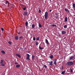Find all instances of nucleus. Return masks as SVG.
Listing matches in <instances>:
<instances>
[{
    "label": "nucleus",
    "mask_w": 75,
    "mask_h": 75,
    "mask_svg": "<svg viewBox=\"0 0 75 75\" xmlns=\"http://www.w3.org/2000/svg\"><path fill=\"white\" fill-rule=\"evenodd\" d=\"M66 65L67 66H71V65H74V63L72 61L68 62L67 63Z\"/></svg>",
    "instance_id": "1"
},
{
    "label": "nucleus",
    "mask_w": 75,
    "mask_h": 75,
    "mask_svg": "<svg viewBox=\"0 0 75 75\" xmlns=\"http://www.w3.org/2000/svg\"><path fill=\"white\" fill-rule=\"evenodd\" d=\"M48 16V12H46L45 15V18L46 20L47 19V18Z\"/></svg>",
    "instance_id": "2"
},
{
    "label": "nucleus",
    "mask_w": 75,
    "mask_h": 75,
    "mask_svg": "<svg viewBox=\"0 0 75 75\" xmlns=\"http://www.w3.org/2000/svg\"><path fill=\"white\" fill-rule=\"evenodd\" d=\"M26 59L29 60H30V55L28 54H26Z\"/></svg>",
    "instance_id": "3"
},
{
    "label": "nucleus",
    "mask_w": 75,
    "mask_h": 75,
    "mask_svg": "<svg viewBox=\"0 0 75 75\" xmlns=\"http://www.w3.org/2000/svg\"><path fill=\"white\" fill-rule=\"evenodd\" d=\"M28 14V12L25 11L23 12V16H27Z\"/></svg>",
    "instance_id": "4"
},
{
    "label": "nucleus",
    "mask_w": 75,
    "mask_h": 75,
    "mask_svg": "<svg viewBox=\"0 0 75 75\" xmlns=\"http://www.w3.org/2000/svg\"><path fill=\"white\" fill-rule=\"evenodd\" d=\"M45 42L47 45H49V44H50V43H49L48 41V40L47 39H45Z\"/></svg>",
    "instance_id": "5"
},
{
    "label": "nucleus",
    "mask_w": 75,
    "mask_h": 75,
    "mask_svg": "<svg viewBox=\"0 0 75 75\" xmlns=\"http://www.w3.org/2000/svg\"><path fill=\"white\" fill-rule=\"evenodd\" d=\"M57 59H54V64L56 65L57 64Z\"/></svg>",
    "instance_id": "6"
},
{
    "label": "nucleus",
    "mask_w": 75,
    "mask_h": 75,
    "mask_svg": "<svg viewBox=\"0 0 75 75\" xmlns=\"http://www.w3.org/2000/svg\"><path fill=\"white\" fill-rule=\"evenodd\" d=\"M35 58V56L34 55H32V60L34 61Z\"/></svg>",
    "instance_id": "7"
},
{
    "label": "nucleus",
    "mask_w": 75,
    "mask_h": 75,
    "mask_svg": "<svg viewBox=\"0 0 75 75\" xmlns=\"http://www.w3.org/2000/svg\"><path fill=\"white\" fill-rule=\"evenodd\" d=\"M68 21V18L67 17H66L64 18V21L65 22H67Z\"/></svg>",
    "instance_id": "8"
},
{
    "label": "nucleus",
    "mask_w": 75,
    "mask_h": 75,
    "mask_svg": "<svg viewBox=\"0 0 75 75\" xmlns=\"http://www.w3.org/2000/svg\"><path fill=\"white\" fill-rule=\"evenodd\" d=\"M52 61L50 62H49V65H51V66H52Z\"/></svg>",
    "instance_id": "9"
},
{
    "label": "nucleus",
    "mask_w": 75,
    "mask_h": 75,
    "mask_svg": "<svg viewBox=\"0 0 75 75\" xmlns=\"http://www.w3.org/2000/svg\"><path fill=\"white\" fill-rule=\"evenodd\" d=\"M66 33V32L64 31H62V34H65Z\"/></svg>",
    "instance_id": "10"
},
{
    "label": "nucleus",
    "mask_w": 75,
    "mask_h": 75,
    "mask_svg": "<svg viewBox=\"0 0 75 75\" xmlns=\"http://www.w3.org/2000/svg\"><path fill=\"white\" fill-rule=\"evenodd\" d=\"M15 38L16 40H18V36H16Z\"/></svg>",
    "instance_id": "11"
},
{
    "label": "nucleus",
    "mask_w": 75,
    "mask_h": 75,
    "mask_svg": "<svg viewBox=\"0 0 75 75\" xmlns=\"http://www.w3.org/2000/svg\"><path fill=\"white\" fill-rule=\"evenodd\" d=\"M16 68H20V64H17L16 66Z\"/></svg>",
    "instance_id": "12"
},
{
    "label": "nucleus",
    "mask_w": 75,
    "mask_h": 75,
    "mask_svg": "<svg viewBox=\"0 0 75 75\" xmlns=\"http://www.w3.org/2000/svg\"><path fill=\"white\" fill-rule=\"evenodd\" d=\"M16 56H17L18 57H19V58H21V56L19 55V54H16Z\"/></svg>",
    "instance_id": "13"
},
{
    "label": "nucleus",
    "mask_w": 75,
    "mask_h": 75,
    "mask_svg": "<svg viewBox=\"0 0 75 75\" xmlns=\"http://www.w3.org/2000/svg\"><path fill=\"white\" fill-rule=\"evenodd\" d=\"M19 40H23V37L22 36H21L19 37Z\"/></svg>",
    "instance_id": "14"
},
{
    "label": "nucleus",
    "mask_w": 75,
    "mask_h": 75,
    "mask_svg": "<svg viewBox=\"0 0 75 75\" xmlns=\"http://www.w3.org/2000/svg\"><path fill=\"white\" fill-rule=\"evenodd\" d=\"M1 53H2V54H6V52H5V51H3L2 50L1 51Z\"/></svg>",
    "instance_id": "15"
},
{
    "label": "nucleus",
    "mask_w": 75,
    "mask_h": 75,
    "mask_svg": "<svg viewBox=\"0 0 75 75\" xmlns=\"http://www.w3.org/2000/svg\"><path fill=\"white\" fill-rule=\"evenodd\" d=\"M22 8L23 10H26V6H25L24 8L23 7Z\"/></svg>",
    "instance_id": "16"
},
{
    "label": "nucleus",
    "mask_w": 75,
    "mask_h": 75,
    "mask_svg": "<svg viewBox=\"0 0 75 75\" xmlns=\"http://www.w3.org/2000/svg\"><path fill=\"white\" fill-rule=\"evenodd\" d=\"M74 57V56H72L70 57V60L72 59H73Z\"/></svg>",
    "instance_id": "17"
},
{
    "label": "nucleus",
    "mask_w": 75,
    "mask_h": 75,
    "mask_svg": "<svg viewBox=\"0 0 75 75\" xmlns=\"http://www.w3.org/2000/svg\"><path fill=\"white\" fill-rule=\"evenodd\" d=\"M50 59H52L53 58V55H52L50 56Z\"/></svg>",
    "instance_id": "18"
},
{
    "label": "nucleus",
    "mask_w": 75,
    "mask_h": 75,
    "mask_svg": "<svg viewBox=\"0 0 75 75\" xmlns=\"http://www.w3.org/2000/svg\"><path fill=\"white\" fill-rule=\"evenodd\" d=\"M65 72H66V71H63L62 72V73H61V74H62L63 75H64V74H65Z\"/></svg>",
    "instance_id": "19"
},
{
    "label": "nucleus",
    "mask_w": 75,
    "mask_h": 75,
    "mask_svg": "<svg viewBox=\"0 0 75 75\" xmlns=\"http://www.w3.org/2000/svg\"><path fill=\"white\" fill-rule=\"evenodd\" d=\"M38 25H39V27H42V26L41 25L40 23H38Z\"/></svg>",
    "instance_id": "20"
},
{
    "label": "nucleus",
    "mask_w": 75,
    "mask_h": 75,
    "mask_svg": "<svg viewBox=\"0 0 75 75\" xmlns=\"http://www.w3.org/2000/svg\"><path fill=\"white\" fill-rule=\"evenodd\" d=\"M25 25L26 26H28V22H26L25 23Z\"/></svg>",
    "instance_id": "21"
},
{
    "label": "nucleus",
    "mask_w": 75,
    "mask_h": 75,
    "mask_svg": "<svg viewBox=\"0 0 75 75\" xmlns=\"http://www.w3.org/2000/svg\"><path fill=\"white\" fill-rule=\"evenodd\" d=\"M67 25H65L64 26V28H67Z\"/></svg>",
    "instance_id": "22"
},
{
    "label": "nucleus",
    "mask_w": 75,
    "mask_h": 75,
    "mask_svg": "<svg viewBox=\"0 0 75 75\" xmlns=\"http://www.w3.org/2000/svg\"><path fill=\"white\" fill-rule=\"evenodd\" d=\"M72 5H73V7L74 8H75V3H72Z\"/></svg>",
    "instance_id": "23"
},
{
    "label": "nucleus",
    "mask_w": 75,
    "mask_h": 75,
    "mask_svg": "<svg viewBox=\"0 0 75 75\" xmlns=\"http://www.w3.org/2000/svg\"><path fill=\"white\" fill-rule=\"evenodd\" d=\"M34 27H35V25L32 24V27L33 28H34Z\"/></svg>",
    "instance_id": "24"
},
{
    "label": "nucleus",
    "mask_w": 75,
    "mask_h": 75,
    "mask_svg": "<svg viewBox=\"0 0 75 75\" xmlns=\"http://www.w3.org/2000/svg\"><path fill=\"white\" fill-rule=\"evenodd\" d=\"M40 39V37H38L37 38L36 40L37 41H38V40H39Z\"/></svg>",
    "instance_id": "25"
},
{
    "label": "nucleus",
    "mask_w": 75,
    "mask_h": 75,
    "mask_svg": "<svg viewBox=\"0 0 75 75\" xmlns=\"http://www.w3.org/2000/svg\"><path fill=\"white\" fill-rule=\"evenodd\" d=\"M39 48L40 49V50H42L43 49V47H41V46H40V45L39 47Z\"/></svg>",
    "instance_id": "26"
},
{
    "label": "nucleus",
    "mask_w": 75,
    "mask_h": 75,
    "mask_svg": "<svg viewBox=\"0 0 75 75\" xmlns=\"http://www.w3.org/2000/svg\"><path fill=\"white\" fill-rule=\"evenodd\" d=\"M8 43L9 44H10V45H11V44H12V43L11 42H10V41H9L8 42Z\"/></svg>",
    "instance_id": "27"
},
{
    "label": "nucleus",
    "mask_w": 75,
    "mask_h": 75,
    "mask_svg": "<svg viewBox=\"0 0 75 75\" xmlns=\"http://www.w3.org/2000/svg\"><path fill=\"white\" fill-rule=\"evenodd\" d=\"M70 72H73V70H72V69H71V68H70Z\"/></svg>",
    "instance_id": "28"
},
{
    "label": "nucleus",
    "mask_w": 75,
    "mask_h": 75,
    "mask_svg": "<svg viewBox=\"0 0 75 75\" xmlns=\"http://www.w3.org/2000/svg\"><path fill=\"white\" fill-rule=\"evenodd\" d=\"M51 26H52V27H57V25L53 24L52 25H51Z\"/></svg>",
    "instance_id": "29"
},
{
    "label": "nucleus",
    "mask_w": 75,
    "mask_h": 75,
    "mask_svg": "<svg viewBox=\"0 0 75 75\" xmlns=\"http://www.w3.org/2000/svg\"><path fill=\"white\" fill-rule=\"evenodd\" d=\"M1 64H3V60H1V62H0Z\"/></svg>",
    "instance_id": "30"
},
{
    "label": "nucleus",
    "mask_w": 75,
    "mask_h": 75,
    "mask_svg": "<svg viewBox=\"0 0 75 75\" xmlns=\"http://www.w3.org/2000/svg\"><path fill=\"white\" fill-rule=\"evenodd\" d=\"M36 45H38V42H36Z\"/></svg>",
    "instance_id": "31"
},
{
    "label": "nucleus",
    "mask_w": 75,
    "mask_h": 75,
    "mask_svg": "<svg viewBox=\"0 0 75 75\" xmlns=\"http://www.w3.org/2000/svg\"><path fill=\"white\" fill-rule=\"evenodd\" d=\"M1 66H2V67H4V66H5V65H4V64H3V63H2L1 64Z\"/></svg>",
    "instance_id": "32"
},
{
    "label": "nucleus",
    "mask_w": 75,
    "mask_h": 75,
    "mask_svg": "<svg viewBox=\"0 0 75 75\" xmlns=\"http://www.w3.org/2000/svg\"><path fill=\"white\" fill-rule=\"evenodd\" d=\"M44 67H45V68H47V66H46V65H44Z\"/></svg>",
    "instance_id": "33"
},
{
    "label": "nucleus",
    "mask_w": 75,
    "mask_h": 75,
    "mask_svg": "<svg viewBox=\"0 0 75 75\" xmlns=\"http://www.w3.org/2000/svg\"><path fill=\"white\" fill-rule=\"evenodd\" d=\"M9 3V2L7 1H6V3H5L6 4H7V3Z\"/></svg>",
    "instance_id": "34"
},
{
    "label": "nucleus",
    "mask_w": 75,
    "mask_h": 75,
    "mask_svg": "<svg viewBox=\"0 0 75 75\" xmlns=\"http://www.w3.org/2000/svg\"><path fill=\"white\" fill-rule=\"evenodd\" d=\"M18 63L17 62H15V65H18Z\"/></svg>",
    "instance_id": "35"
},
{
    "label": "nucleus",
    "mask_w": 75,
    "mask_h": 75,
    "mask_svg": "<svg viewBox=\"0 0 75 75\" xmlns=\"http://www.w3.org/2000/svg\"><path fill=\"white\" fill-rule=\"evenodd\" d=\"M41 10L39 9V13H41Z\"/></svg>",
    "instance_id": "36"
},
{
    "label": "nucleus",
    "mask_w": 75,
    "mask_h": 75,
    "mask_svg": "<svg viewBox=\"0 0 75 75\" xmlns=\"http://www.w3.org/2000/svg\"><path fill=\"white\" fill-rule=\"evenodd\" d=\"M33 40L34 41H35V37H33Z\"/></svg>",
    "instance_id": "37"
},
{
    "label": "nucleus",
    "mask_w": 75,
    "mask_h": 75,
    "mask_svg": "<svg viewBox=\"0 0 75 75\" xmlns=\"http://www.w3.org/2000/svg\"><path fill=\"white\" fill-rule=\"evenodd\" d=\"M64 10H65V11H67L68 10V9H67V8H65Z\"/></svg>",
    "instance_id": "38"
},
{
    "label": "nucleus",
    "mask_w": 75,
    "mask_h": 75,
    "mask_svg": "<svg viewBox=\"0 0 75 75\" xmlns=\"http://www.w3.org/2000/svg\"><path fill=\"white\" fill-rule=\"evenodd\" d=\"M1 30H2V31H4V29L3 28H1Z\"/></svg>",
    "instance_id": "39"
},
{
    "label": "nucleus",
    "mask_w": 75,
    "mask_h": 75,
    "mask_svg": "<svg viewBox=\"0 0 75 75\" xmlns=\"http://www.w3.org/2000/svg\"><path fill=\"white\" fill-rule=\"evenodd\" d=\"M61 69H63V67L62 66V67Z\"/></svg>",
    "instance_id": "40"
},
{
    "label": "nucleus",
    "mask_w": 75,
    "mask_h": 75,
    "mask_svg": "<svg viewBox=\"0 0 75 75\" xmlns=\"http://www.w3.org/2000/svg\"><path fill=\"white\" fill-rule=\"evenodd\" d=\"M20 32H19L18 33V34H20Z\"/></svg>",
    "instance_id": "41"
},
{
    "label": "nucleus",
    "mask_w": 75,
    "mask_h": 75,
    "mask_svg": "<svg viewBox=\"0 0 75 75\" xmlns=\"http://www.w3.org/2000/svg\"><path fill=\"white\" fill-rule=\"evenodd\" d=\"M8 5H9V4H10V3H8Z\"/></svg>",
    "instance_id": "42"
},
{
    "label": "nucleus",
    "mask_w": 75,
    "mask_h": 75,
    "mask_svg": "<svg viewBox=\"0 0 75 75\" xmlns=\"http://www.w3.org/2000/svg\"><path fill=\"white\" fill-rule=\"evenodd\" d=\"M20 49H22V47H20Z\"/></svg>",
    "instance_id": "43"
},
{
    "label": "nucleus",
    "mask_w": 75,
    "mask_h": 75,
    "mask_svg": "<svg viewBox=\"0 0 75 75\" xmlns=\"http://www.w3.org/2000/svg\"><path fill=\"white\" fill-rule=\"evenodd\" d=\"M74 11H75V8H74Z\"/></svg>",
    "instance_id": "44"
},
{
    "label": "nucleus",
    "mask_w": 75,
    "mask_h": 75,
    "mask_svg": "<svg viewBox=\"0 0 75 75\" xmlns=\"http://www.w3.org/2000/svg\"><path fill=\"white\" fill-rule=\"evenodd\" d=\"M67 11H68V13H69V11L68 10Z\"/></svg>",
    "instance_id": "45"
},
{
    "label": "nucleus",
    "mask_w": 75,
    "mask_h": 75,
    "mask_svg": "<svg viewBox=\"0 0 75 75\" xmlns=\"http://www.w3.org/2000/svg\"><path fill=\"white\" fill-rule=\"evenodd\" d=\"M51 11H52L51 10H50V12H51Z\"/></svg>",
    "instance_id": "46"
},
{
    "label": "nucleus",
    "mask_w": 75,
    "mask_h": 75,
    "mask_svg": "<svg viewBox=\"0 0 75 75\" xmlns=\"http://www.w3.org/2000/svg\"><path fill=\"white\" fill-rule=\"evenodd\" d=\"M50 1H51V0H50Z\"/></svg>",
    "instance_id": "47"
},
{
    "label": "nucleus",
    "mask_w": 75,
    "mask_h": 75,
    "mask_svg": "<svg viewBox=\"0 0 75 75\" xmlns=\"http://www.w3.org/2000/svg\"><path fill=\"white\" fill-rule=\"evenodd\" d=\"M43 43L44 44V45H45V43H44V42H43Z\"/></svg>",
    "instance_id": "48"
},
{
    "label": "nucleus",
    "mask_w": 75,
    "mask_h": 75,
    "mask_svg": "<svg viewBox=\"0 0 75 75\" xmlns=\"http://www.w3.org/2000/svg\"><path fill=\"white\" fill-rule=\"evenodd\" d=\"M74 19H75V17H74Z\"/></svg>",
    "instance_id": "49"
},
{
    "label": "nucleus",
    "mask_w": 75,
    "mask_h": 75,
    "mask_svg": "<svg viewBox=\"0 0 75 75\" xmlns=\"http://www.w3.org/2000/svg\"><path fill=\"white\" fill-rule=\"evenodd\" d=\"M1 35L0 34V35Z\"/></svg>",
    "instance_id": "50"
}]
</instances>
